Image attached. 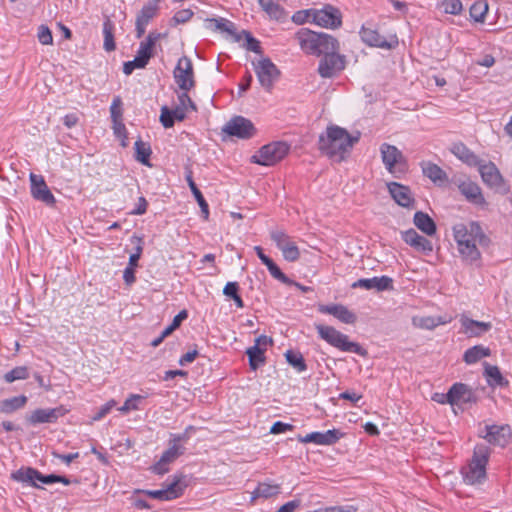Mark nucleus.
Instances as JSON below:
<instances>
[{
  "mask_svg": "<svg viewBox=\"0 0 512 512\" xmlns=\"http://www.w3.org/2000/svg\"><path fill=\"white\" fill-rule=\"evenodd\" d=\"M393 281L388 276L363 278L352 284L353 288H364L366 290L376 289L377 291L390 290L393 288Z\"/></svg>",
  "mask_w": 512,
  "mask_h": 512,
  "instance_id": "obj_24",
  "label": "nucleus"
},
{
  "mask_svg": "<svg viewBox=\"0 0 512 512\" xmlns=\"http://www.w3.org/2000/svg\"><path fill=\"white\" fill-rule=\"evenodd\" d=\"M422 172L434 183H443L448 179L446 172L432 162H424L422 164Z\"/></svg>",
  "mask_w": 512,
  "mask_h": 512,
  "instance_id": "obj_34",
  "label": "nucleus"
},
{
  "mask_svg": "<svg viewBox=\"0 0 512 512\" xmlns=\"http://www.w3.org/2000/svg\"><path fill=\"white\" fill-rule=\"evenodd\" d=\"M292 429H293V425L277 421L272 425V427L270 429V433L279 434V433H283L286 431H290Z\"/></svg>",
  "mask_w": 512,
  "mask_h": 512,
  "instance_id": "obj_62",
  "label": "nucleus"
},
{
  "mask_svg": "<svg viewBox=\"0 0 512 512\" xmlns=\"http://www.w3.org/2000/svg\"><path fill=\"white\" fill-rule=\"evenodd\" d=\"M459 322L461 324L460 332L469 338L481 337L492 328L490 322L473 320L465 314L460 315Z\"/></svg>",
  "mask_w": 512,
  "mask_h": 512,
  "instance_id": "obj_17",
  "label": "nucleus"
},
{
  "mask_svg": "<svg viewBox=\"0 0 512 512\" xmlns=\"http://www.w3.org/2000/svg\"><path fill=\"white\" fill-rule=\"evenodd\" d=\"M264 352V348L250 347L247 349L246 354L249 357V365L252 370H256L265 363Z\"/></svg>",
  "mask_w": 512,
  "mask_h": 512,
  "instance_id": "obj_43",
  "label": "nucleus"
},
{
  "mask_svg": "<svg viewBox=\"0 0 512 512\" xmlns=\"http://www.w3.org/2000/svg\"><path fill=\"white\" fill-rule=\"evenodd\" d=\"M169 448L165 450L157 463H155L151 470L155 474L163 475L169 471L168 465L173 463L179 456L183 454L184 448L177 443H169Z\"/></svg>",
  "mask_w": 512,
  "mask_h": 512,
  "instance_id": "obj_16",
  "label": "nucleus"
},
{
  "mask_svg": "<svg viewBox=\"0 0 512 512\" xmlns=\"http://www.w3.org/2000/svg\"><path fill=\"white\" fill-rule=\"evenodd\" d=\"M162 37V34L157 32H150L146 40L142 41L139 45L137 55L135 56L143 65H147L150 58L154 55V47L156 42Z\"/></svg>",
  "mask_w": 512,
  "mask_h": 512,
  "instance_id": "obj_26",
  "label": "nucleus"
},
{
  "mask_svg": "<svg viewBox=\"0 0 512 512\" xmlns=\"http://www.w3.org/2000/svg\"><path fill=\"white\" fill-rule=\"evenodd\" d=\"M246 36V48L250 51H253L255 53L261 52L260 43L258 40L252 37V35L249 32H244Z\"/></svg>",
  "mask_w": 512,
  "mask_h": 512,
  "instance_id": "obj_61",
  "label": "nucleus"
},
{
  "mask_svg": "<svg viewBox=\"0 0 512 512\" xmlns=\"http://www.w3.org/2000/svg\"><path fill=\"white\" fill-rule=\"evenodd\" d=\"M479 172L482 180L488 186L499 189L502 186V176L493 163L479 165Z\"/></svg>",
  "mask_w": 512,
  "mask_h": 512,
  "instance_id": "obj_27",
  "label": "nucleus"
},
{
  "mask_svg": "<svg viewBox=\"0 0 512 512\" xmlns=\"http://www.w3.org/2000/svg\"><path fill=\"white\" fill-rule=\"evenodd\" d=\"M360 36L362 41L369 46L387 49L392 48V45L387 42L386 39L381 36L377 30L363 26L360 31Z\"/></svg>",
  "mask_w": 512,
  "mask_h": 512,
  "instance_id": "obj_30",
  "label": "nucleus"
},
{
  "mask_svg": "<svg viewBox=\"0 0 512 512\" xmlns=\"http://www.w3.org/2000/svg\"><path fill=\"white\" fill-rule=\"evenodd\" d=\"M112 128H113L114 134L118 138L122 139L121 145L123 147H126L127 146V143H126L127 131H126V127H125V125L123 123V120H117L116 122H113V127Z\"/></svg>",
  "mask_w": 512,
  "mask_h": 512,
  "instance_id": "obj_53",
  "label": "nucleus"
},
{
  "mask_svg": "<svg viewBox=\"0 0 512 512\" xmlns=\"http://www.w3.org/2000/svg\"><path fill=\"white\" fill-rule=\"evenodd\" d=\"M239 285L237 282H228L224 289L223 294L227 297L233 298L238 294Z\"/></svg>",
  "mask_w": 512,
  "mask_h": 512,
  "instance_id": "obj_64",
  "label": "nucleus"
},
{
  "mask_svg": "<svg viewBox=\"0 0 512 512\" xmlns=\"http://www.w3.org/2000/svg\"><path fill=\"white\" fill-rule=\"evenodd\" d=\"M11 477L16 481L29 483L37 488H39V486L35 483V480H38L43 484L56 483V475H42L39 471L30 467L21 468L15 471L14 473H12Z\"/></svg>",
  "mask_w": 512,
  "mask_h": 512,
  "instance_id": "obj_15",
  "label": "nucleus"
},
{
  "mask_svg": "<svg viewBox=\"0 0 512 512\" xmlns=\"http://www.w3.org/2000/svg\"><path fill=\"white\" fill-rule=\"evenodd\" d=\"M173 76L182 91H189L195 86L193 64L189 57L183 56L178 60Z\"/></svg>",
  "mask_w": 512,
  "mask_h": 512,
  "instance_id": "obj_9",
  "label": "nucleus"
},
{
  "mask_svg": "<svg viewBox=\"0 0 512 512\" xmlns=\"http://www.w3.org/2000/svg\"><path fill=\"white\" fill-rule=\"evenodd\" d=\"M380 153L385 168L391 173H403L407 167V161L403 153L394 145L383 143Z\"/></svg>",
  "mask_w": 512,
  "mask_h": 512,
  "instance_id": "obj_7",
  "label": "nucleus"
},
{
  "mask_svg": "<svg viewBox=\"0 0 512 512\" xmlns=\"http://www.w3.org/2000/svg\"><path fill=\"white\" fill-rule=\"evenodd\" d=\"M295 37L301 49L307 54L320 56L328 52L339 50L338 40L327 33H317L302 28L295 34Z\"/></svg>",
  "mask_w": 512,
  "mask_h": 512,
  "instance_id": "obj_3",
  "label": "nucleus"
},
{
  "mask_svg": "<svg viewBox=\"0 0 512 512\" xmlns=\"http://www.w3.org/2000/svg\"><path fill=\"white\" fill-rule=\"evenodd\" d=\"M206 26L207 28L213 31L219 30L221 32H227L228 34H234L235 32L234 24L231 21L224 18L207 19Z\"/></svg>",
  "mask_w": 512,
  "mask_h": 512,
  "instance_id": "obj_40",
  "label": "nucleus"
},
{
  "mask_svg": "<svg viewBox=\"0 0 512 512\" xmlns=\"http://www.w3.org/2000/svg\"><path fill=\"white\" fill-rule=\"evenodd\" d=\"M487 12H488V5H487V3L482 2V1L475 2L470 7V16L476 22H484Z\"/></svg>",
  "mask_w": 512,
  "mask_h": 512,
  "instance_id": "obj_47",
  "label": "nucleus"
},
{
  "mask_svg": "<svg viewBox=\"0 0 512 512\" xmlns=\"http://www.w3.org/2000/svg\"><path fill=\"white\" fill-rule=\"evenodd\" d=\"M112 122L117 120H123L122 100L119 96H116L110 107Z\"/></svg>",
  "mask_w": 512,
  "mask_h": 512,
  "instance_id": "obj_52",
  "label": "nucleus"
},
{
  "mask_svg": "<svg viewBox=\"0 0 512 512\" xmlns=\"http://www.w3.org/2000/svg\"><path fill=\"white\" fill-rule=\"evenodd\" d=\"M490 355L491 350L488 347H484L483 345H475L465 351L463 360L467 364H474L482 358L489 357Z\"/></svg>",
  "mask_w": 512,
  "mask_h": 512,
  "instance_id": "obj_36",
  "label": "nucleus"
},
{
  "mask_svg": "<svg viewBox=\"0 0 512 512\" xmlns=\"http://www.w3.org/2000/svg\"><path fill=\"white\" fill-rule=\"evenodd\" d=\"M28 399L25 395L15 396L12 398L4 399L0 401V412L3 414H12L13 412L22 409Z\"/></svg>",
  "mask_w": 512,
  "mask_h": 512,
  "instance_id": "obj_35",
  "label": "nucleus"
},
{
  "mask_svg": "<svg viewBox=\"0 0 512 512\" xmlns=\"http://www.w3.org/2000/svg\"><path fill=\"white\" fill-rule=\"evenodd\" d=\"M270 236L276 246L281 250L285 260L295 262L300 258L299 248L284 231H272Z\"/></svg>",
  "mask_w": 512,
  "mask_h": 512,
  "instance_id": "obj_13",
  "label": "nucleus"
},
{
  "mask_svg": "<svg viewBox=\"0 0 512 512\" xmlns=\"http://www.w3.org/2000/svg\"><path fill=\"white\" fill-rule=\"evenodd\" d=\"M280 492V486L278 484L259 483L257 488L252 492L251 502H254L257 498H270L276 496Z\"/></svg>",
  "mask_w": 512,
  "mask_h": 512,
  "instance_id": "obj_37",
  "label": "nucleus"
},
{
  "mask_svg": "<svg viewBox=\"0 0 512 512\" xmlns=\"http://www.w3.org/2000/svg\"><path fill=\"white\" fill-rule=\"evenodd\" d=\"M441 7L447 14L458 15L461 13L463 6L460 0H443Z\"/></svg>",
  "mask_w": 512,
  "mask_h": 512,
  "instance_id": "obj_48",
  "label": "nucleus"
},
{
  "mask_svg": "<svg viewBox=\"0 0 512 512\" xmlns=\"http://www.w3.org/2000/svg\"><path fill=\"white\" fill-rule=\"evenodd\" d=\"M37 36L39 42L43 45H50L53 43L52 32L47 26L41 25Z\"/></svg>",
  "mask_w": 512,
  "mask_h": 512,
  "instance_id": "obj_54",
  "label": "nucleus"
},
{
  "mask_svg": "<svg viewBox=\"0 0 512 512\" xmlns=\"http://www.w3.org/2000/svg\"><path fill=\"white\" fill-rule=\"evenodd\" d=\"M301 506V501L295 499L282 505L276 512H295Z\"/></svg>",
  "mask_w": 512,
  "mask_h": 512,
  "instance_id": "obj_63",
  "label": "nucleus"
},
{
  "mask_svg": "<svg viewBox=\"0 0 512 512\" xmlns=\"http://www.w3.org/2000/svg\"><path fill=\"white\" fill-rule=\"evenodd\" d=\"M103 34H104V49L107 52L114 51L116 48L114 41V24L111 20L107 19L103 23Z\"/></svg>",
  "mask_w": 512,
  "mask_h": 512,
  "instance_id": "obj_42",
  "label": "nucleus"
},
{
  "mask_svg": "<svg viewBox=\"0 0 512 512\" xmlns=\"http://www.w3.org/2000/svg\"><path fill=\"white\" fill-rule=\"evenodd\" d=\"M262 9L273 19L280 20L285 17L284 10L273 0H259Z\"/></svg>",
  "mask_w": 512,
  "mask_h": 512,
  "instance_id": "obj_41",
  "label": "nucleus"
},
{
  "mask_svg": "<svg viewBox=\"0 0 512 512\" xmlns=\"http://www.w3.org/2000/svg\"><path fill=\"white\" fill-rule=\"evenodd\" d=\"M285 357L287 362L298 372H303L307 369L306 363L301 353L288 350L285 353Z\"/></svg>",
  "mask_w": 512,
  "mask_h": 512,
  "instance_id": "obj_44",
  "label": "nucleus"
},
{
  "mask_svg": "<svg viewBox=\"0 0 512 512\" xmlns=\"http://www.w3.org/2000/svg\"><path fill=\"white\" fill-rule=\"evenodd\" d=\"M139 60L140 59H137L135 57L132 61L125 62L124 65H123V72H124V74L130 75L134 71V69H136V68H139V69L145 68L146 66L143 65L141 63L142 61H139Z\"/></svg>",
  "mask_w": 512,
  "mask_h": 512,
  "instance_id": "obj_60",
  "label": "nucleus"
},
{
  "mask_svg": "<svg viewBox=\"0 0 512 512\" xmlns=\"http://www.w3.org/2000/svg\"><path fill=\"white\" fill-rule=\"evenodd\" d=\"M453 234L460 255L465 261L470 263L479 260L481 257L477 245H488L489 242L481 226L476 222L454 225Z\"/></svg>",
  "mask_w": 512,
  "mask_h": 512,
  "instance_id": "obj_1",
  "label": "nucleus"
},
{
  "mask_svg": "<svg viewBox=\"0 0 512 512\" xmlns=\"http://www.w3.org/2000/svg\"><path fill=\"white\" fill-rule=\"evenodd\" d=\"M458 188L465 198L474 204H484L485 199L481 188L471 180H465L459 183Z\"/></svg>",
  "mask_w": 512,
  "mask_h": 512,
  "instance_id": "obj_28",
  "label": "nucleus"
},
{
  "mask_svg": "<svg viewBox=\"0 0 512 512\" xmlns=\"http://www.w3.org/2000/svg\"><path fill=\"white\" fill-rule=\"evenodd\" d=\"M135 159L147 166H150L149 159L152 154L151 146L149 143L138 139L134 144Z\"/></svg>",
  "mask_w": 512,
  "mask_h": 512,
  "instance_id": "obj_38",
  "label": "nucleus"
},
{
  "mask_svg": "<svg viewBox=\"0 0 512 512\" xmlns=\"http://www.w3.org/2000/svg\"><path fill=\"white\" fill-rule=\"evenodd\" d=\"M160 122L165 128H171L174 125L175 119L167 106L161 108Z\"/></svg>",
  "mask_w": 512,
  "mask_h": 512,
  "instance_id": "obj_55",
  "label": "nucleus"
},
{
  "mask_svg": "<svg viewBox=\"0 0 512 512\" xmlns=\"http://www.w3.org/2000/svg\"><path fill=\"white\" fill-rule=\"evenodd\" d=\"M270 274L284 284H292L293 282L280 270V268L271 260L265 265Z\"/></svg>",
  "mask_w": 512,
  "mask_h": 512,
  "instance_id": "obj_49",
  "label": "nucleus"
},
{
  "mask_svg": "<svg viewBox=\"0 0 512 512\" xmlns=\"http://www.w3.org/2000/svg\"><path fill=\"white\" fill-rule=\"evenodd\" d=\"M181 477L174 476V479L171 483L164 486L163 489L160 490H147L145 493L159 500H172L176 499L183 493V488L180 486Z\"/></svg>",
  "mask_w": 512,
  "mask_h": 512,
  "instance_id": "obj_19",
  "label": "nucleus"
},
{
  "mask_svg": "<svg viewBox=\"0 0 512 512\" xmlns=\"http://www.w3.org/2000/svg\"><path fill=\"white\" fill-rule=\"evenodd\" d=\"M60 415H61L60 408L37 409L31 413V415L27 418V420L31 424L51 423V422L56 421Z\"/></svg>",
  "mask_w": 512,
  "mask_h": 512,
  "instance_id": "obj_31",
  "label": "nucleus"
},
{
  "mask_svg": "<svg viewBox=\"0 0 512 512\" xmlns=\"http://www.w3.org/2000/svg\"><path fill=\"white\" fill-rule=\"evenodd\" d=\"M222 132L231 137L249 139L255 135L256 129L249 119L235 116L223 126Z\"/></svg>",
  "mask_w": 512,
  "mask_h": 512,
  "instance_id": "obj_10",
  "label": "nucleus"
},
{
  "mask_svg": "<svg viewBox=\"0 0 512 512\" xmlns=\"http://www.w3.org/2000/svg\"><path fill=\"white\" fill-rule=\"evenodd\" d=\"M29 376V371L26 366H18L12 369L11 371L5 373L4 380L7 383H12L16 380H24Z\"/></svg>",
  "mask_w": 512,
  "mask_h": 512,
  "instance_id": "obj_46",
  "label": "nucleus"
},
{
  "mask_svg": "<svg viewBox=\"0 0 512 512\" xmlns=\"http://www.w3.org/2000/svg\"><path fill=\"white\" fill-rule=\"evenodd\" d=\"M311 12H312V9L298 11L292 16V20L296 24H303L305 22L312 21V13Z\"/></svg>",
  "mask_w": 512,
  "mask_h": 512,
  "instance_id": "obj_57",
  "label": "nucleus"
},
{
  "mask_svg": "<svg viewBox=\"0 0 512 512\" xmlns=\"http://www.w3.org/2000/svg\"><path fill=\"white\" fill-rule=\"evenodd\" d=\"M403 241L413 247L418 252L429 254L433 250V245L430 240L419 235L414 229H409L401 232Z\"/></svg>",
  "mask_w": 512,
  "mask_h": 512,
  "instance_id": "obj_20",
  "label": "nucleus"
},
{
  "mask_svg": "<svg viewBox=\"0 0 512 512\" xmlns=\"http://www.w3.org/2000/svg\"><path fill=\"white\" fill-rule=\"evenodd\" d=\"M388 191L395 202L402 207H410L414 202L409 187L397 182L387 184Z\"/></svg>",
  "mask_w": 512,
  "mask_h": 512,
  "instance_id": "obj_25",
  "label": "nucleus"
},
{
  "mask_svg": "<svg viewBox=\"0 0 512 512\" xmlns=\"http://www.w3.org/2000/svg\"><path fill=\"white\" fill-rule=\"evenodd\" d=\"M188 91H182L179 95H178V101H179V104L178 106L180 107H183L184 109L188 110V108H190L191 110H196V105L194 104V102L191 100V98L189 97V95L187 94Z\"/></svg>",
  "mask_w": 512,
  "mask_h": 512,
  "instance_id": "obj_59",
  "label": "nucleus"
},
{
  "mask_svg": "<svg viewBox=\"0 0 512 512\" xmlns=\"http://www.w3.org/2000/svg\"><path fill=\"white\" fill-rule=\"evenodd\" d=\"M491 454V449L487 444H477L473 450V455L468 464L461 469L463 481L468 485H480L486 478V466Z\"/></svg>",
  "mask_w": 512,
  "mask_h": 512,
  "instance_id": "obj_4",
  "label": "nucleus"
},
{
  "mask_svg": "<svg viewBox=\"0 0 512 512\" xmlns=\"http://www.w3.org/2000/svg\"><path fill=\"white\" fill-rule=\"evenodd\" d=\"M318 310L321 313L333 315L345 324H353L357 319L356 315L342 304L319 305Z\"/></svg>",
  "mask_w": 512,
  "mask_h": 512,
  "instance_id": "obj_23",
  "label": "nucleus"
},
{
  "mask_svg": "<svg viewBox=\"0 0 512 512\" xmlns=\"http://www.w3.org/2000/svg\"><path fill=\"white\" fill-rule=\"evenodd\" d=\"M186 179H187L188 185H189L193 195L196 198L197 203L200 206L201 213L203 215L204 220H208V218H209V207H208V204L205 201V199H204L202 193L200 192V190L197 188L195 182L193 181L191 172L187 175Z\"/></svg>",
  "mask_w": 512,
  "mask_h": 512,
  "instance_id": "obj_39",
  "label": "nucleus"
},
{
  "mask_svg": "<svg viewBox=\"0 0 512 512\" xmlns=\"http://www.w3.org/2000/svg\"><path fill=\"white\" fill-rule=\"evenodd\" d=\"M143 397L141 395H138V394H131L127 399L126 401L124 402V404L118 408V410L123 413V414H126L128 413L129 411L131 410H138V405H137V402L140 401Z\"/></svg>",
  "mask_w": 512,
  "mask_h": 512,
  "instance_id": "obj_50",
  "label": "nucleus"
},
{
  "mask_svg": "<svg viewBox=\"0 0 512 512\" xmlns=\"http://www.w3.org/2000/svg\"><path fill=\"white\" fill-rule=\"evenodd\" d=\"M414 225L428 236H433L436 233V224L434 220L422 211H417L413 218Z\"/></svg>",
  "mask_w": 512,
  "mask_h": 512,
  "instance_id": "obj_33",
  "label": "nucleus"
},
{
  "mask_svg": "<svg viewBox=\"0 0 512 512\" xmlns=\"http://www.w3.org/2000/svg\"><path fill=\"white\" fill-rule=\"evenodd\" d=\"M340 432L336 429L326 432H312L306 436H299L298 440L302 443H315L318 445H332L340 439Z\"/></svg>",
  "mask_w": 512,
  "mask_h": 512,
  "instance_id": "obj_22",
  "label": "nucleus"
},
{
  "mask_svg": "<svg viewBox=\"0 0 512 512\" xmlns=\"http://www.w3.org/2000/svg\"><path fill=\"white\" fill-rule=\"evenodd\" d=\"M449 396L452 400V405L475 403L476 395L473 390L464 383H455L449 389Z\"/></svg>",
  "mask_w": 512,
  "mask_h": 512,
  "instance_id": "obj_21",
  "label": "nucleus"
},
{
  "mask_svg": "<svg viewBox=\"0 0 512 512\" xmlns=\"http://www.w3.org/2000/svg\"><path fill=\"white\" fill-rule=\"evenodd\" d=\"M312 22L318 26L337 29L342 25L341 11L332 5H325L322 9H312Z\"/></svg>",
  "mask_w": 512,
  "mask_h": 512,
  "instance_id": "obj_8",
  "label": "nucleus"
},
{
  "mask_svg": "<svg viewBox=\"0 0 512 512\" xmlns=\"http://www.w3.org/2000/svg\"><path fill=\"white\" fill-rule=\"evenodd\" d=\"M451 152L463 163L469 166L480 165V160L466 145L463 143H455L451 148Z\"/></svg>",
  "mask_w": 512,
  "mask_h": 512,
  "instance_id": "obj_32",
  "label": "nucleus"
},
{
  "mask_svg": "<svg viewBox=\"0 0 512 512\" xmlns=\"http://www.w3.org/2000/svg\"><path fill=\"white\" fill-rule=\"evenodd\" d=\"M193 16V11L190 9H183L180 11H177L175 15L172 18V21L175 24H182L189 21Z\"/></svg>",
  "mask_w": 512,
  "mask_h": 512,
  "instance_id": "obj_56",
  "label": "nucleus"
},
{
  "mask_svg": "<svg viewBox=\"0 0 512 512\" xmlns=\"http://www.w3.org/2000/svg\"><path fill=\"white\" fill-rule=\"evenodd\" d=\"M337 52L332 51L323 55L318 67L321 77L331 78L345 68V58Z\"/></svg>",
  "mask_w": 512,
  "mask_h": 512,
  "instance_id": "obj_12",
  "label": "nucleus"
},
{
  "mask_svg": "<svg viewBox=\"0 0 512 512\" xmlns=\"http://www.w3.org/2000/svg\"><path fill=\"white\" fill-rule=\"evenodd\" d=\"M31 195L37 200L43 202L47 206H54L56 200L50 189L48 188L43 176L30 174Z\"/></svg>",
  "mask_w": 512,
  "mask_h": 512,
  "instance_id": "obj_14",
  "label": "nucleus"
},
{
  "mask_svg": "<svg viewBox=\"0 0 512 512\" xmlns=\"http://www.w3.org/2000/svg\"><path fill=\"white\" fill-rule=\"evenodd\" d=\"M319 336L330 345L345 352H353L360 356H366L367 351L358 343L349 341L348 336L342 334L332 326L317 324L315 326Z\"/></svg>",
  "mask_w": 512,
  "mask_h": 512,
  "instance_id": "obj_5",
  "label": "nucleus"
},
{
  "mask_svg": "<svg viewBox=\"0 0 512 512\" xmlns=\"http://www.w3.org/2000/svg\"><path fill=\"white\" fill-rule=\"evenodd\" d=\"M511 429L508 425L486 426V434L483 436L490 444L505 447L511 439Z\"/></svg>",
  "mask_w": 512,
  "mask_h": 512,
  "instance_id": "obj_18",
  "label": "nucleus"
},
{
  "mask_svg": "<svg viewBox=\"0 0 512 512\" xmlns=\"http://www.w3.org/2000/svg\"><path fill=\"white\" fill-rule=\"evenodd\" d=\"M447 323L446 320H444L442 317H431V316H428V317H422L419 319V323H417V325L421 328H425V329H433L435 327H437L438 325H441V324H445Z\"/></svg>",
  "mask_w": 512,
  "mask_h": 512,
  "instance_id": "obj_51",
  "label": "nucleus"
},
{
  "mask_svg": "<svg viewBox=\"0 0 512 512\" xmlns=\"http://www.w3.org/2000/svg\"><path fill=\"white\" fill-rule=\"evenodd\" d=\"M254 68L261 86L270 91L280 74L276 65L269 58H264L254 64Z\"/></svg>",
  "mask_w": 512,
  "mask_h": 512,
  "instance_id": "obj_11",
  "label": "nucleus"
},
{
  "mask_svg": "<svg viewBox=\"0 0 512 512\" xmlns=\"http://www.w3.org/2000/svg\"><path fill=\"white\" fill-rule=\"evenodd\" d=\"M290 146L284 141L272 142L264 145L251 157L253 163L272 166L281 161L289 152Z\"/></svg>",
  "mask_w": 512,
  "mask_h": 512,
  "instance_id": "obj_6",
  "label": "nucleus"
},
{
  "mask_svg": "<svg viewBox=\"0 0 512 512\" xmlns=\"http://www.w3.org/2000/svg\"><path fill=\"white\" fill-rule=\"evenodd\" d=\"M157 11L158 6L156 4H152L151 2H149L146 5H144L141 11L138 13L136 21L149 24L150 20L156 16Z\"/></svg>",
  "mask_w": 512,
  "mask_h": 512,
  "instance_id": "obj_45",
  "label": "nucleus"
},
{
  "mask_svg": "<svg viewBox=\"0 0 512 512\" xmlns=\"http://www.w3.org/2000/svg\"><path fill=\"white\" fill-rule=\"evenodd\" d=\"M117 402L115 400H110L106 404H104L99 411L92 417L93 421H99L103 417H105L113 407H115Z\"/></svg>",
  "mask_w": 512,
  "mask_h": 512,
  "instance_id": "obj_58",
  "label": "nucleus"
},
{
  "mask_svg": "<svg viewBox=\"0 0 512 512\" xmlns=\"http://www.w3.org/2000/svg\"><path fill=\"white\" fill-rule=\"evenodd\" d=\"M358 139L351 136L346 129L331 125L327 127L324 134L319 136L318 146L326 156L342 161Z\"/></svg>",
  "mask_w": 512,
  "mask_h": 512,
  "instance_id": "obj_2",
  "label": "nucleus"
},
{
  "mask_svg": "<svg viewBox=\"0 0 512 512\" xmlns=\"http://www.w3.org/2000/svg\"><path fill=\"white\" fill-rule=\"evenodd\" d=\"M483 366V375L490 387H506L509 385V381L503 377L498 366L491 365L487 362H485Z\"/></svg>",
  "mask_w": 512,
  "mask_h": 512,
  "instance_id": "obj_29",
  "label": "nucleus"
}]
</instances>
